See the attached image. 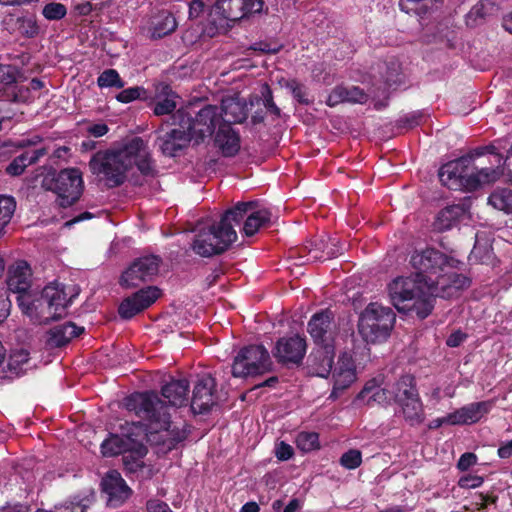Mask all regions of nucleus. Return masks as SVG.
Returning a JSON list of instances; mask_svg holds the SVG:
<instances>
[{"instance_id":"obj_33","label":"nucleus","mask_w":512,"mask_h":512,"mask_svg":"<svg viewBox=\"0 0 512 512\" xmlns=\"http://www.w3.org/2000/svg\"><path fill=\"white\" fill-rule=\"evenodd\" d=\"M398 405L401 408L404 419L410 425H418L423 422L425 415L423 404L419 396L410 398V400L399 403Z\"/></svg>"},{"instance_id":"obj_17","label":"nucleus","mask_w":512,"mask_h":512,"mask_svg":"<svg viewBox=\"0 0 512 512\" xmlns=\"http://www.w3.org/2000/svg\"><path fill=\"white\" fill-rule=\"evenodd\" d=\"M6 283L9 291L16 293L17 296L31 295L29 293L32 285L30 265L24 260L13 263L8 269Z\"/></svg>"},{"instance_id":"obj_46","label":"nucleus","mask_w":512,"mask_h":512,"mask_svg":"<svg viewBox=\"0 0 512 512\" xmlns=\"http://www.w3.org/2000/svg\"><path fill=\"white\" fill-rule=\"evenodd\" d=\"M17 29L25 37L32 38L38 34L39 28L32 17H21L17 19Z\"/></svg>"},{"instance_id":"obj_12","label":"nucleus","mask_w":512,"mask_h":512,"mask_svg":"<svg viewBox=\"0 0 512 512\" xmlns=\"http://www.w3.org/2000/svg\"><path fill=\"white\" fill-rule=\"evenodd\" d=\"M160 262L161 259L154 255L136 259L122 274L121 284L126 288H133L152 281L158 273Z\"/></svg>"},{"instance_id":"obj_27","label":"nucleus","mask_w":512,"mask_h":512,"mask_svg":"<svg viewBox=\"0 0 512 512\" xmlns=\"http://www.w3.org/2000/svg\"><path fill=\"white\" fill-rule=\"evenodd\" d=\"M83 332V327L76 326L72 322H66L53 327L49 331L47 342L52 347H61Z\"/></svg>"},{"instance_id":"obj_53","label":"nucleus","mask_w":512,"mask_h":512,"mask_svg":"<svg viewBox=\"0 0 512 512\" xmlns=\"http://www.w3.org/2000/svg\"><path fill=\"white\" fill-rule=\"evenodd\" d=\"M483 481H484L483 477H481V476L468 474V475L462 476L459 479L458 485L461 488L472 489V488L480 487L482 485Z\"/></svg>"},{"instance_id":"obj_13","label":"nucleus","mask_w":512,"mask_h":512,"mask_svg":"<svg viewBox=\"0 0 512 512\" xmlns=\"http://www.w3.org/2000/svg\"><path fill=\"white\" fill-rule=\"evenodd\" d=\"M307 330L316 346H334L338 328L330 310L315 313L308 322Z\"/></svg>"},{"instance_id":"obj_42","label":"nucleus","mask_w":512,"mask_h":512,"mask_svg":"<svg viewBox=\"0 0 512 512\" xmlns=\"http://www.w3.org/2000/svg\"><path fill=\"white\" fill-rule=\"evenodd\" d=\"M29 362V352L25 349L15 350L10 354L8 367L19 374L25 370L24 365Z\"/></svg>"},{"instance_id":"obj_10","label":"nucleus","mask_w":512,"mask_h":512,"mask_svg":"<svg viewBox=\"0 0 512 512\" xmlns=\"http://www.w3.org/2000/svg\"><path fill=\"white\" fill-rule=\"evenodd\" d=\"M43 187L57 195V203L67 208L76 203L84 189L82 173L77 168H66L53 177H45Z\"/></svg>"},{"instance_id":"obj_47","label":"nucleus","mask_w":512,"mask_h":512,"mask_svg":"<svg viewBox=\"0 0 512 512\" xmlns=\"http://www.w3.org/2000/svg\"><path fill=\"white\" fill-rule=\"evenodd\" d=\"M362 463V454L357 449H350L340 458V464L349 470L358 468Z\"/></svg>"},{"instance_id":"obj_38","label":"nucleus","mask_w":512,"mask_h":512,"mask_svg":"<svg viewBox=\"0 0 512 512\" xmlns=\"http://www.w3.org/2000/svg\"><path fill=\"white\" fill-rule=\"evenodd\" d=\"M3 98L12 103H30L34 100L30 88L23 85H12L3 93Z\"/></svg>"},{"instance_id":"obj_15","label":"nucleus","mask_w":512,"mask_h":512,"mask_svg":"<svg viewBox=\"0 0 512 512\" xmlns=\"http://www.w3.org/2000/svg\"><path fill=\"white\" fill-rule=\"evenodd\" d=\"M159 295L160 291L157 287L149 286L141 289L122 301L118 309L119 315L124 319L132 318L153 304Z\"/></svg>"},{"instance_id":"obj_11","label":"nucleus","mask_w":512,"mask_h":512,"mask_svg":"<svg viewBox=\"0 0 512 512\" xmlns=\"http://www.w3.org/2000/svg\"><path fill=\"white\" fill-rule=\"evenodd\" d=\"M271 365L269 352L264 346H246L234 358L232 375L234 377L260 375L269 371Z\"/></svg>"},{"instance_id":"obj_40","label":"nucleus","mask_w":512,"mask_h":512,"mask_svg":"<svg viewBox=\"0 0 512 512\" xmlns=\"http://www.w3.org/2000/svg\"><path fill=\"white\" fill-rule=\"evenodd\" d=\"M16 209V201L11 196H0V233L10 222Z\"/></svg>"},{"instance_id":"obj_36","label":"nucleus","mask_w":512,"mask_h":512,"mask_svg":"<svg viewBox=\"0 0 512 512\" xmlns=\"http://www.w3.org/2000/svg\"><path fill=\"white\" fill-rule=\"evenodd\" d=\"M92 503V498L75 496L65 503L55 506L53 510H37L36 512H85Z\"/></svg>"},{"instance_id":"obj_48","label":"nucleus","mask_w":512,"mask_h":512,"mask_svg":"<svg viewBox=\"0 0 512 512\" xmlns=\"http://www.w3.org/2000/svg\"><path fill=\"white\" fill-rule=\"evenodd\" d=\"M146 90L143 87L135 86L122 90L117 94L116 99L121 103H130L145 97Z\"/></svg>"},{"instance_id":"obj_23","label":"nucleus","mask_w":512,"mask_h":512,"mask_svg":"<svg viewBox=\"0 0 512 512\" xmlns=\"http://www.w3.org/2000/svg\"><path fill=\"white\" fill-rule=\"evenodd\" d=\"M214 141L225 157L235 156L240 150V137L230 125H219Z\"/></svg>"},{"instance_id":"obj_64","label":"nucleus","mask_w":512,"mask_h":512,"mask_svg":"<svg viewBox=\"0 0 512 512\" xmlns=\"http://www.w3.org/2000/svg\"><path fill=\"white\" fill-rule=\"evenodd\" d=\"M76 10H77L78 14L86 16L91 11L95 10L94 2L93 1L92 2L85 1V2L79 3L76 6Z\"/></svg>"},{"instance_id":"obj_39","label":"nucleus","mask_w":512,"mask_h":512,"mask_svg":"<svg viewBox=\"0 0 512 512\" xmlns=\"http://www.w3.org/2000/svg\"><path fill=\"white\" fill-rule=\"evenodd\" d=\"M97 85L100 88L114 87L121 89L125 86V82L121 79L119 73L115 69H106L97 78Z\"/></svg>"},{"instance_id":"obj_19","label":"nucleus","mask_w":512,"mask_h":512,"mask_svg":"<svg viewBox=\"0 0 512 512\" xmlns=\"http://www.w3.org/2000/svg\"><path fill=\"white\" fill-rule=\"evenodd\" d=\"M333 379L334 386L330 398H336L338 391L346 389L356 380L355 365L351 355L344 353L339 357Z\"/></svg>"},{"instance_id":"obj_21","label":"nucleus","mask_w":512,"mask_h":512,"mask_svg":"<svg viewBox=\"0 0 512 512\" xmlns=\"http://www.w3.org/2000/svg\"><path fill=\"white\" fill-rule=\"evenodd\" d=\"M334 356V346H316L308 358L312 372L319 377H327L331 372Z\"/></svg>"},{"instance_id":"obj_28","label":"nucleus","mask_w":512,"mask_h":512,"mask_svg":"<svg viewBox=\"0 0 512 512\" xmlns=\"http://www.w3.org/2000/svg\"><path fill=\"white\" fill-rule=\"evenodd\" d=\"M254 204L249 208L247 213L240 219V221L247 216L243 232L246 236H253L258 230L270 221L271 212L267 209L255 210L257 203L252 201Z\"/></svg>"},{"instance_id":"obj_32","label":"nucleus","mask_w":512,"mask_h":512,"mask_svg":"<svg viewBox=\"0 0 512 512\" xmlns=\"http://www.w3.org/2000/svg\"><path fill=\"white\" fill-rule=\"evenodd\" d=\"M219 114L220 119H222L226 125L230 123H241L247 117L244 107L233 99L222 101Z\"/></svg>"},{"instance_id":"obj_3","label":"nucleus","mask_w":512,"mask_h":512,"mask_svg":"<svg viewBox=\"0 0 512 512\" xmlns=\"http://www.w3.org/2000/svg\"><path fill=\"white\" fill-rule=\"evenodd\" d=\"M136 165L143 175H152L154 166L146 143L135 137L122 148L97 152L89 162L93 174H102L110 186L121 185L127 171Z\"/></svg>"},{"instance_id":"obj_59","label":"nucleus","mask_w":512,"mask_h":512,"mask_svg":"<svg viewBox=\"0 0 512 512\" xmlns=\"http://www.w3.org/2000/svg\"><path fill=\"white\" fill-rule=\"evenodd\" d=\"M467 335L460 330L452 333L446 340V344L449 347H458L461 343L464 342Z\"/></svg>"},{"instance_id":"obj_45","label":"nucleus","mask_w":512,"mask_h":512,"mask_svg":"<svg viewBox=\"0 0 512 512\" xmlns=\"http://www.w3.org/2000/svg\"><path fill=\"white\" fill-rule=\"evenodd\" d=\"M42 14L48 20H60L67 14V8L62 3L50 2L43 7Z\"/></svg>"},{"instance_id":"obj_37","label":"nucleus","mask_w":512,"mask_h":512,"mask_svg":"<svg viewBox=\"0 0 512 512\" xmlns=\"http://www.w3.org/2000/svg\"><path fill=\"white\" fill-rule=\"evenodd\" d=\"M488 203L500 211L512 214V190L501 189L494 191L489 196Z\"/></svg>"},{"instance_id":"obj_56","label":"nucleus","mask_w":512,"mask_h":512,"mask_svg":"<svg viewBox=\"0 0 512 512\" xmlns=\"http://www.w3.org/2000/svg\"><path fill=\"white\" fill-rule=\"evenodd\" d=\"M275 455L281 461L289 460L293 456V448L285 442H280Z\"/></svg>"},{"instance_id":"obj_57","label":"nucleus","mask_w":512,"mask_h":512,"mask_svg":"<svg viewBox=\"0 0 512 512\" xmlns=\"http://www.w3.org/2000/svg\"><path fill=\"white\" fill-rule=\"evenodd\" d=\"M147 510L149 512H172L165 502L157 499L149 500L147 502Z\"/></svg>"},{"instance_id":"obj_25","label":"nucleus","mask_w":512,"mask_h":512,"mask_svg":"<svg viewBox=\"0 0 512 512\" xmlns=\"http://www.w3.org/2000/svg\"><path fill=\"white\" fill-rule=\"evenodd\" d=\"M178 95L172 88L165 83H160L156 87L155 104L153 112L156 116H163L172 113L176 107Z\"/></svg>"},{"instance_id":"obj_52","label":"nucleus","mask_w":512,"mask_h":512,"mask_svg":"<svg viewBox=\"0 0 512 512\" xmlns=\"http://www.w3.org/2000/svg\"><path fill=\"white\" fill-rule=\"evenodd\" d=\"M138 458L130 461L127 456L123 457L124 465L127 471L129 472H137L141 469L144 464L141 458L146 454V448L144 446H140L137 450Z\"/></svg>"},{"instance_id":"obj_26","label":"nucleus","mask_w":512,"mask_h":512,"mask_svg":"<svg viewBox=\"0 0 512 512\" xmlns=\"http://www.w3.org/2000/svg\"><path fill=\"white\" fill-rule=\"evenodd\" d=\"M162 395L171 406L181 407L188 401L189 383L186 379H171L162 387Z\"/></svg>"},{"instance_id":"obj_7","label":"nucleus","mask_w":512,"mask_h":512,"mask_svg":"<svg viewBox=\"0 0 512 512\" xmlns=\"http://www.w3.org/2000/svg\"><path fill=\"white\" fill-rule=\"evenodd\" d=\"M263 5V0H216L208 14L209 26L205 33L213 37L225 30L229 23H236L249 14L261 12Z\"/></svg>"},{"instance_id":"obj_34","label":"nucleus","mask_w":512,"mask_h":512,"mask_svg":"<svg viewBox=\"0 0 512 512\" xmlns=\"http://www.w3.org/2000/svg\"><path fill=\"white\" fill-rule=\"evenodd\" d=\"M132 445V440L128 437L111 435L102 442L101 452L104 456L111 457L129 451Z\"/></svg>"},{"instance_id":"obj_30","label":"nucleus","mask_w":512,"mask_h":512,"mask_svg":"<svg viewBox=\"0 0 512 512\" xmlns=\"http://www.w3.org/2000/svg\"><path fill=\"white\" fill-rule=\"evenodd\" d=\"M465 210L460 205H452L442 209L433 222L434 230L444 232L455 226L464 216Z\"/></svg>"},{"instance_id":"obj_20","label":"nucleus","mask_w":512,"mask_h":512,"mask_svg":"<svg viewBox=\"0 0 512 512\" xmlns=\"http://www.w3.org/2000/svg\"><path fill=\"white\" fill-rule=\"evenodd\" d=\"M101 485L103 492L108 495L109 502L115 506L128 499L132 492L116 470L109 471L103 478Z\"/></svg>"},{"instance_id":"obj_4","label":"nucleus","mask_w":512,"mask_h":512,"mask_svg":"<svg viewBox=\"0 0 512 512\" xmlns=\"http://www.w3.org/2000/svg\"><path fill=\"white\" fill-rule=\"evenodd\" d=\"M253 202H239L227 210L220 221L201 229L195 235L192 250L202 257H211L225 252L237 239L233 224L238 225Z\"/></svg>"},{"instance_id":"obj_8","label":"nucleus","mask_w":512,"mask_h":512,"mask_svg":"<svg viewBox=\"0 0 512 512\" xmlns=\"http://www.w3.org/2000/svg\"><path fill=\"white\" fill-rule=\"evenodd\" d=\"M219 122V108L214 105H206L197 112L192 107L179 108L172 115V124L187 131L189 139L197 143L211 136Z\"/></svg>"},{"instance_id":"obj_1","label":"nucleus","mask_w":512,"mask_h":512,"mask_svg":"<svg viewBox=\"0 0 512 512\" xmlns=\"http://www.w3.org/2000/svg\"><path fill=\"white\" fill-rule=\"evenodd\" d=\"M410 263L415 278L399 277L389 286V296L400 312H415L424 319L433 309L435 297L451 298L470 285V280L454 271L460 262L434 248L415 251Z\"/></svg>"},{"instance_id":"obj_29","label":"nucleus","mask_w":512,"mask_h":512,"mask_svg":"<svg viewBox=\"0 0 512 512\" xmlns=\"http://www.w3.org/2000/svg\"><path fill=\"white\" fill-rule=\"evenodd\" d=\"M177 27V22L173 14L163 10L152 16L150 21V31L153 38H162L172 33Z\"/></svg>"},{"instance_id":"obj_61","label":"nucleus","mask_w":512,"mask_h":512,"mask_svg":"<svg viewBox=\"0 0 512 512\" xmlns=\"http://www.w3.org/2000/svg\"><path fill=\"white\" fill-rule=\"evenodd\" d=\"M87 130L94 137H102L108 132L109 128L105 123H96L90 125Z\"/></svg>"},{"instance_id":"obj_6","label":"nucleus","mask_w":512,"mask_h":512,"mask_svg":"<svg viewBox=\"0 0 512 512\" xmlns=\"http://www.w3.org/2000/svg\"><path fill=\"white\" fill-rule=\"evenodd\" d=\"M124 406L146 421L151 431H168L171 427L168 408L155 392L134 393L124 399Z\"/></svg>"},{"instance_id":"obj_60","label":"nucleus","mask_w":512,"mask_h":512,"mask_svg":"<svg viewBox=\"0 0 512 512\" xmlns=\"http://www.w3.org/2000/svg\"><path fill=\"white\" fill-rule=\"evenodd\" d=\"M423 1L416 0H400L399 7L402 11L406 13L419 11V5L422 4Z\"/></svg>"},{"instance_id":"obj_41","label":"nucleus","mask_w":512,"mask_h":512,"mask_svg":"<svg viewBox=\"0 0 512 512\" xmlns=\"http://www.w3.org/2000/svg\"><path fill=\"white\" fill-rule=\"evenodd\" d=\"M295 442L303 452H310L319 448V436L315 432H300Z\"/></svg>"},{"instance_id":"obj_54","label":"nucleus","mask_w":512,"mask_h":512,"mask_svg":"<svg viewBox=\"0 0 512 512\" xmlns=\"http://www.w3.org/2000/svg\"><path fill=\"white\" fill-rule=\"evenodd\" d=\"M477 463V456L474 453L466 452L458 460L457 468L461 471H467Z\"/></svg>"},{"instance_id":"obj_14","label":"nucleus","mask_w":512,"mask_h":512,"mask_svg":"<svg viewBox=\"0 0 512 512\" xmlns=\"http://www.w3.org/2000/svg\"><path fill=\"white\" fill-rule=\"evenodd\" d=\"M306 348L305 338L299 335L283 337L277 341L273 355L279 363L298 365L305 356Z\"/></svg>"},{"instance_id":"obj_2","label":"nucleus","mask_w":512,"mask_h":512,"mask_svg":"<svg viewBox=\"0 0 512 512\" xmlns=\"http://www.w3.org/2000/svg\"><path fill=\"white\" fill-rule=\"evenodd\" d=\"M495 147L478 148L470 154L444 164L439 169L441 183L451 190L474 191L495 182L502 175L501 155Z\"/></svg>"},{"instance_id":"obj_31","label":"nucleus","mask_w":512,"mask_h":512,"mask_svg":"<svg viewBox=\"0 0 512 512\" xmlns=\"http://www.w3.org/2000/svg\"><path fill=\"white\" fill-rule=\"evenodd\" d=\"M393 401L397 404L419 396L415 379L411 375H404L391 386Z\"/></svg>"},{"instance_id":"obj_22","label":"nucleus","mask_w":512,"mask_h":512,"mask_svg":"<svg viewBox=\"0 0 512 512\" xmlns=\"http://www.w3.org/2000/svg\"><path fill=\"white\" fill-rule=\"evenodd\" d=\"M157 140L162 153L169 157L175 156L179 150L183 149L191 141L189 133L179 126L159 136Z\"/></svg>"},{"instance_id":"obj_5","label":"nucleus","mask_w":512,"mask_h":512,"mask_svg":"<svg viewBox=\"0 0 512 512\" xmlns=\"http://www.w3.org/2000/svg\"><path fill=\"white\" fill-rule=\"evenodd\" d=\"M16 299L22 312L38 324H47L63 317L69 303L67 294L58 283L44 287L37 298H33L32 295H22L17 296Z\"/></svg>"},{"instance_id":"obj_63","label":"nucleus","mask_w":512,"mask_h":512,"mask_svg":"<svg viewBox=\"0 0 512 512\" xmlns=\"http://www.w3.org/2000/svg\"><path fill=\"white\" fill-rule=\"evenodd\" d=\"M497 454L502 459H507L512 456V440L503 442L497 451Z\"/></svg>"},{"instance_id":"obj_35","label":"nucleus","mask_w":512,"mask_h":512,"mask_svg":"<svg viewBox=\"0 0 512 512\" xmlns=\"http://www.w3.org/2000/svg\"><path fill=\"white\" fill-rule=\"evenodd\" d=\"M360 396L363 398L367 397L368 403L373 401L378 404L387 405L393 402L391 387L389 389L379 387L376 388L370 384H366V386L361 391Z\"/></svg>"},{"instance_id":"obj_55","label":"nucleus","mask_w":512,"mask_h":512,"mask_svg":"<svg viewBox=\"0 0 512 512\" xmlns=\"http://www.w3.org/2000/svg\"><path fill=\"white\" fill-rule=\"evenodd\" d=\"M264 97V106L265 108L276 117H280L281 111L280 108L274 103L272 98V93L268 86H266V94L263 93Z\"/></svg>"},{"instance_id":"obj_58","label":"nucleus","mask_w":512,"mask_h":512,"mask_svg":"<svg viewBox=\"0 0 512 512\" xmlns=\"http://www.w3.org/2000/svg\"><path fill=\"white\" fill-rule=\"evenodd\" d=\"M47 149L42 147L33 151H26L24 152V156H26L27 163L29 165H32L36 163L41 157L47 154Z\"/></svg>"},{"instance_id":"obj_44","label":"nucleus","mask_w":512,"mask_h":512,"mask_svg":"<svg viewBox=\"0 0 512 512\" xmlns=\"http://www.w3.org/2000/svg\"><path fill=\"white\" fill-rule=\"evenodd\" d=\"M213 4L214 2L212 0H192L189 5L190 18H199L201 16H206V18L208 19V14Z\"/></svg>"},{"instance_id":"obj_50","label":"nucleus","mask_w":512,"mask_h":512,"mask_svg":"<svg viewBox=\"0 0 512 512\" xmlns=\"http://www.w3.org/2000/svg\"><path fill=\"white\" fill-rule=\"evenodd\" d=\"M425 118L426 115L422 111H414L400 118L398 123L400 127L412 129L420 125Z\"/></svg>"},{"instance_id":"obj_24","label":"nucleus","mask_w":512,"mask_h":512,"mask_svg":"<svg viewBox=\"0 0 512 512\" xmlns=\"http://www.w3.org/2000/svg\"><path fill=\"white\" fill-rule=\"evenodd\" d=\"M367 94L357 86H336L328 95L326 103L330 107H334L343 102L349 103H365Z\"/></svg>"},{"instance_id":"obj_9","label":"nucleus","mask_w":512,"mask_h":512,"mask_svg":"<svg viewBox=\"0 0 512 512\" xmlns=\"http://www.w3.org/2000/svg\"><path fill=\"white\" fill-rule=\"evenodd\" d=\"M395 323V313L378 303L369 304L360 316L358 331L367 343L385 341Z\"/></svg>"},{"instance_id":"obj_51","label":"nucleus","mask_w":512,"mask_h":512,"mask_svg":"<svg viewBox=\"0 0 512 512\" xmlns=\"http://www.w3.org/2000/svg\"><path fill=\"white\" fill-rule=\"evenodd\" d=\"M29 166L27 163L26 156L22 153L13 159V161L7 166L6 172L11 176H19L21 175L25 168Z\"/></svg>"},{"instance_id":"obj_18","label":"nucleus","mask_w":512,"mask_h":512,"mask_svg":"<svg viewBox=\"0 0 512 512\" xmlns=\"http://www.w3.org/2000/svg\"><path fill=\"white\" fill-rule=\"evenodd\" d=\"M491 403L488 401L474 402L446 415L450 425H466L478 422L489 412Z\"/></svg>"},{"instance_id":"obj_16","label":"nucleus","mask_w":512,"mask_h":512,"mask_svg":"<svg viewBox=\"0 0 512 512\" xmlns=\"http://www.w3.org/2000/svg\"><path fill=\"white\" fill-rule=\"evenodd\" d=\"M215 386V379L210 375H205L197 381L191 400V409L194 413L202 414L208 412L215 405Z\"/></svg>"},{"instance_id":"obj_43","label":"nucleus","mask_w":512,"mask_h":512,"mask_svg":"<svg viewBox=\"0 0 512 512\" xmlns=\"http://www.w3.org/2000/svg\"><path fill=\"white\" fill-rule=\"evenodd\" d=\"M20 76L21 72L16 66L0 64V85L10 88Z\"/></svg>"},{"instance_id":"obj_49","label":"nucleus","mask_w":512,"mask_h":512,"mask_svg":"<svg viewBox=\"0 0 512 512\" xmlns=\"http://www.w3.org/2000/svg\"><path fill=\"white\" fill-rule=\"evenodd\" d=\"M286 87L291 91L293 97L301 104H309L310 100L307 98L306 88L303 84L296 80H289Z\"/></svg>"},{"instance_id":"obj_62","label":"nucleus","mask_w":512,"mask_h":512,"mask_svg":"<svg viewBox=\"0 0 512 512\" xmlns=\"http://www.w3.org/2000/svg\"><path fill=\"white\" fill-rule=\"evenodd\" d=\"M10 308L11 301L4 295H0V322L4 321L8 317Z\"/></svg>"}]
</instances>
